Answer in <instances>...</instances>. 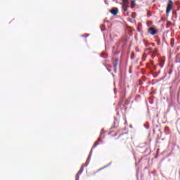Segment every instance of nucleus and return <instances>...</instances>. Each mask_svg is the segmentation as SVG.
<instances>
[{
  "mask_svg": "<svg viewBox=\"0 0 180 180\" xmlns=\"http://www.w3.org/2000/svg\"><path fill=\"white\" fill-rule=\"evenodd\" d=\"M146 129H148L150 127L148 126L146 127Z\"/></svg>",
  "mask_w": 180,
  "mask_h": 180,
  "instance_id": "nucleus-17",
  "label": "nucleus"
},
{
  "mask_svg": "<svg viewBox=\"0 0 180 180\" xmlns=\"http://www.w3.org/2000/svg\"><path fill=\"white\" fill-rule=\"evenodd\" d=\"M157 53H158V49H157L152 51V55H151L152 58L157 57Z\"/></svg>",
  "mask_w": 180,
  "mask_h": 180,
  "instance_id": "nucleus-7",
  "label": "nucleus"
},
{
  "mask_svg": "<svg viewBox=\"0 0 180 180\" xmlns=\"http://www.w3.org/2000/svg\"><path fill=\"white\" fill-rule=\"evenodd\" d=\"M169 75L172 74V72H169Z\"/></svg>",
  "mask_w": 180,
  "mask_h": 180,
  "instance_id": "nucleus-20",
  "label": "nucleus"
},
{
  "mask_svg": "<svg viewBox=\"0 0 180 180\" xmlns=\"http://www.w3.org/2000/svg\"><path fill=\"white\" fill-rule=\"evenodd\" d=\"M117 64H119V59L116 58L115 60V63H113V67H114V72L115 73L117 72Z\"/></svg>",
  "mask_w": 180,
  "mask_h": 180,
  "instance_id": "nucleus-4",
  "label": "nucleus"
},
{
  "mask_svg": "<svg viewBox=\"0 0 180 180\" xmlns=\"http://www.w3.org/2000/svg\"><path fill=\"white\" fill-rule=\"evenodd\" d=\"M76 180H79V174H76Z\"/></svg>",
  "mask_w": 180,
  "mask_h": 180,
  "instance_id": "nucleus-13",
  "label": "nucleus"
},
{
  "mask_svg": "<svg viewBox=\"0 0 180 180\" xmlns=\"http://www.w3.org/2000/svg\"><path fill=\"white\" fill-rule=\"evenodd\" d=\"M104 133H105V131H103V129H102L101 131V137H102V136H103Z\"/></svg>",
  "mask_w": 180,
  "mask_h": 180,
  "instance_id": "nucleus-12",
  "label": "nucleus"
},
{
  "mask_svg": "<svg viewBox=\"0 0 180 180\" xmlns=\"http://www.w3.org/2000/svg\"><path fill=\"white\" fill-rule=\"evenodd\" d=\"M101 57H102L103 58H108V54L105 53H102L101 54Z\"/></svg>",
  "mask_w": 180,
  "mask_h": 180,
  "instance_id": "nucleus-9",
  "label": "nucleus"
},
{
  "mask_svg": "<svg viewBox=\"0 0 180 180\" xmlns=\"http://www.w3.org/2000/svg\"><path fill=\"white\" fill-rule=\"evenodd\" d=\"M107 70H108V71L109 72H110V70H109V69H108V68H107Z\"/></svg>",
  "mask_w": 180,
  "mask_h": 180,
  "instance_id": "nucleus-19",
  "label": "nucleus"
},
{
  "mask_svg": "<svg viewBox=\"0 0 180 180\" xmlns=\"http://www.w3.org/2000/svg\"><path fill=\"white\" fill-rule=\"evenodd\" d=\"M84 172V166L82 165L79 169V171L77 172V175H81Z\"/></svg>",
  "mask_w": 180,
  "mask_h": 180,
  "instance_id": "nucleus-8",
  "label": "nucleus"
},
{
  "mask_svg": "<svg viewBox=\"0 0 180 180\" xmlns=\"http://www.w3.org/2000/svg\"><path fill=\"white\" fill-rule=\"evenodd\" d=\"M148 32L150 33V34H152V36H154V34H157V31L155 30V29H154V27H150L148 29Z\"/></svg>",
  "mask_w": 180,
  "mask_h": 180,
  "instance_id": "nucleus-5",
  "label": "nucleus"
},
{
  "mask_svg": "<svg viewBox=\"0 0 180 180\" xmlns=\"http://www.w3.org/2000/svg\"><path fill=\"white\" fill-rule=\"evenodd\" d=\"M101 139H102V138L100 136V137L98 139V141H101Z\"/></svg>",
  "mask_w": 180,
  "mask_h": 180,
  "instance_id": "nucleus-16",
  "label": "nucleus"
},
{
  "mask_svg": "<svg viewBox=\"0 0 180 180\" xmlns=\"http://www.w3.org/2000/svg\"><path fill=\"white\" fill-rule=\"evenodd\" d=\"M173 5H174V2H172V0H169L167 6V9H166L167 15H168V13H169V12H171Z\"/></svg>",
  "mask_w": 180,
  "mask_h": 180,
  "instance_id": "nucleus-1",
  "label": "nucleus"
},
{
  "mask_svg": "<svg viewBox=\"0 0 180 180\" xmlns=\"http://www.w3.org/2000/svg\"><path fill=\"white\" fill-rule=\"evenodd\" d=\"M134 6H136V3L134 2V1H131V8L133 9V8H134Z\"/></svg>",
  "mask_w": 180,
  "mask_h": 180,
  "instance_id": "nucleus-10",
  "label": "nucleus"
},
{
  "mask_svg": "<svg viewBox=\"0 0 180 180\" xmlns=\"http://www.w3.org/2000/svg\"><path fill=\"white\" fill-rule=\"evenodd\" d=\"M104 22H108L109 21H108V20H104Z\"/></svg>",
  "mask_w": 180,
  "mask_h": 180,
  "instance_id": "nucleus-21",
  "label": "nucleus"
},
{
  "mask_svg": "<svg viewBox=\"0 0 180 180\" xmlns=\"http://www.w3.org/2000/svg\"><path fill=\"white\" fill-rule=\"evenodd\" d=\"M180 54L177 55V58H179Z\"/></svg>",
  "mask_w": 180,
  "mask_h": 180,
  "instance_id": "nucleus-18",
  "label": "nucleus"
},
{
  "mask_svg": "<svg viewBox=\"0 0 180 180\" xmlns=\"http://www.w3.org/2000/svg\"><path fill=\"white\" fill-rule=\"evenodd\" d=\"M129 3V0H123V6L122 8L124 11V12H127V8H129V6H127V4Z\"/></svg>",
  "mask_w": 180,
  "mask_h": 180,
  "instance_id": "nucleus-3",
  "label": "nucleus"
},
{
  "mask_svg": "<svg viewBox=\"0 0 180 180\" xmlns=\"http://www.w3.org/2000/svg\"><path fill=\"white\" fill-rule=\"evenodd\" d=\"M151 64H153V61L151 62Z\"/></svg>",
  "mask_w": 180,
  "mask_h": 180,
  "instance_id": "nucleus-22",
  "label": "nucleus"
},
{
  "mask_svg": "<svg viewBox=\"0 0 180 180\" xmlns=\"http://www.w3.org/2000/svg\"><path fill=\"white\" fill-rule=\"evenodd\" d=\"M88 36H89V34H86V35H83V37H88Z\"/></svg>",
  "mask_w": 180,
  "mask_h": 180,
  "instance_id": "nucleus-15",
  "label": "nucleus"
},
{
  "mask_svg": "<svg viewBox=\"0 0 180 180\" xmlns=\"http://www.w3.org/2000/svg\"><path fill=\"white\" fill-rule=\"evenodd\" d=\"M146 51H150V50H152L151 47H149L148 49H146Z\"/></svg>",
  "mask_w": 180,
  "mask_h": 180,
  "instance_id": "nucleus-14",
  "label": "nucleus"
},
{
  "mask_svg": "<svg viewBox=\"0 0 180 180\" xmlns=\"http://www.w3.org/2000/svg\"><path fill=\"white\" fill-rule=\"evenodd\" d=\"M112 15H113L114 16H116V15H117V13L119 12V9L117 8H113L111 11H110Z\"/></svg>",
  "mask_w": 180,
  "mask_h": 180,
  "instance_id": "nucleus-6",
  "label": "nucleus"
},
{
  "mask_svg": "<svg viewBox=\"0 0 180 180\" xmlns=\"http://www.w3.org/2000/svg\"><path fill=\"white\" fill-rule=\"evenodd\" d=\"M99 145V143H98V141H96L91 148V150L90 152V154L87 158L88 161H91V157H92V150H94V148H96Z\"/></svg>",
  "mask_w": 180,
  "mask_h": 180,
  "instance_id": "nucleus-2",
  "label": "nucleus"
},
{
  "mask_svg": "<svg viewBox=\"0 0 180 180\" xmlns=\"http://www.w3.org/2000/svg\"><path fill=\"white\" fill-rule=\"evenodd\" d=\"M91 160H88V159L86 160V167H88V165H89V162H90Z\"/></svg>",
  "mask_w": 180,
  "mask_h": 180,
  "instance_id": "nucleus-11",
  "label": "nucleus"
}]
</instances>
